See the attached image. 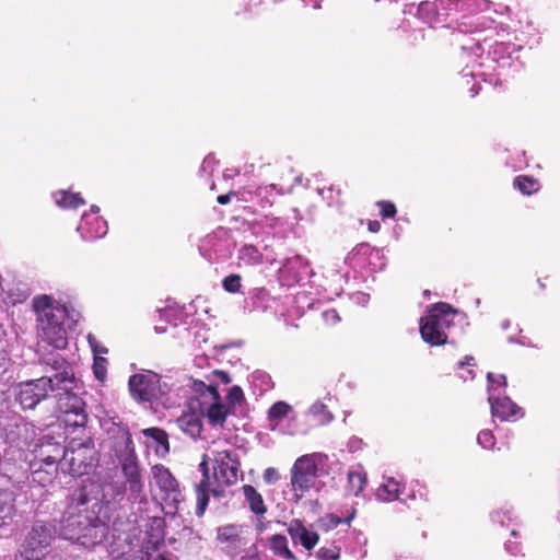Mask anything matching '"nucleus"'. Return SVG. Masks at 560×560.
<instances>
[{"mask_svg":"<svg viewBox=\"0 0 560 560\" xmlns=\"http://www.w3.org/2000/svg\"><path fill=\"white\" fill-rule=\"evenodd\" d=\"M200 470L202 471V480L196 486V497H197V508L196 514L198 516L203 515L208 503L210 494L214 497H220L223 494V490H219L217 488L211 487L210 478H209V469L207 462L203 459L199 465Z\"/></svg>","mask_w":560,"mask_h":560,"instance_id":"aec40b11","label":"nucleus"},{"mask_svg":"<svg viewBox=\"0 0 560 560\" xmlns=\"http://www.w3.org/2000/svg\"><path fill=\"white\" fill-rule=\"evenodd\" d=\"M491 415L502 421L516 420L524 416V411L506 395L501 396V392L497 395V388H490L488 396Z\"/></svg>","mask_w":560,"mask_h":560,"instance_id":"a211bd4d","label":"nucleus"},{"mask_svg":"<svg viewBox=\"0 0 560 560\" xmlns=\"http://www.w3.org/2000/svg\"><path fill=\"white\" fill-rule=\"evenodd\" d=\"M381 214L383 218H394L396 214V207L394 203L388 201H380Z\"/></svg>","mask_w":560,"mask_h":560,"instance_id":"3c124183","label":"nucleus"},{"mask_svg":"<svg viewBox=\"0 0 560 560\" xmlns=\"http://www.w3.org/2000/svg\"><path fill=\"white\" fill-rule=\"evenodd\" d=\"M404 489L405 487H401L395 478L388 477L377 488L376 497L381 501L392 502L400 499V494H402Z\"/></svg>","mask_w":560,"mask_h":560,"instance_id":"a878e982","label":"nucleus"},{"mask_svg":"<svg viewBox=\"0 0 560 560\" xmlns=\"http://www.w3.org/2000/svg\"><path fill=\"white\" fill-rule=\"evenodd\" d=\"M56 390L51 381L43 377L22 381L12 387L14 400L23 410L35 409L38 404L48 398L50 392Z\"/></svg>","mask_w":560,"mask_h":560,"instance_id":"6e6552de","label":"nucleus"},{"mask_svg":"<svg viewBox=\"0 0 560 560\" xmlns=\"http://www.w3.org/2000/svg\"><path fill=\"white\" fill-rule=\"evenodd\" d=\"M288 533L295 544H301L305 549H313L318 542V534L307 529L300 520H292L288 525Z\"/></svg>","mask_w":560,"mask_h":560,"instance_id":"4be33fe9","label":"nucleus"},{"mask_svg":"<svg viewBox=\"0 0 560 560\" xmlns=\"http://www.w3.org/2000/svg\"><path fill=\"white\" fill-rule=\"evenodd\" d=\"M316 478L317 465L313 457L311 455L299 457L291 470V486L296 501L315 486Z\"/></svg>","mask_w":560,"mask_h":560,"instance_id":"ddd939ff","label":"nucleus"},{"mask_svg":"<svg viewBox=\"0 0 560 560\" xmlns=\"http://www.w3.org/2000/svg\"><path fill=\"white\" fill-rule=\"evenodd\" d=\"M30 296V290L27 288H18L15 291H11L9 298L13 304L23 303Z\"/></svg>","mask_w":560,"mask_h":560,"instance_id":"09e8293b","label":"nucleus"},{"mask_svg":"<svg viewBox=\"0 0 560 560\" xmlns=\"http://www.w3.org/2000/svg\"><path fill=\"white\" fill-rule=\"evenodd\" d=\"M109 433L114 440L113 451L121 467L125 481H84L69 497L58 527V533L63 539L86 549L94 548L106 540L109 533L112 504L121 501L127 490L130 501L147 502L143 495L144 483L129 429L114 423Z\"/></svg>","mask_w":560,"mask_h":560,"instance_id":"f257e3e1","label":"nucleus"},{"mask_svg":"<svg viewBox=\"0 0 560 560\" xmlns=\"http://www.w3.org/2000/svg\"><path fill=\"white\" fill-rule=\"evenodd\" d=\"M248 527L237 524H229L218 528L217 539L229 555H240L249 542L247 535Z\"/></svg>","mask_w":560,"mask_h":560,"instance_id":"dca6fc26","label":"nucleus"},{"mask_svg":"<svg viewBox=\"0 0 560 560\" xmlns=\"http://www.w3.org/2000/svg\"><path fill=\"white\" fill-rule=\"evenodd\" d=\"M279 272L288 284L298 283L307 275L308 265L302 256L293 255L280 260Z\"/></svg>","mask_w":560,"mask_h":560,"instance_id":"6ab92c4d","label":"nucleus"},{"mask_svg":"<svg viewBox=\"0 0 560 560\" xmlns=\"http://www.w3.org/2000/svg\"><path fill=\"white\" fill-rule=\"evenodd\" d=\"M281 431L283 433L291 434V435L299 434V433H302V434L306 433V430L281 429Z\"/></svg>","mask_w":560,"mask_h":560,"instance_id":"69168bd1","label":"nucleus"},{"mask_svg":"<svg viewBox=\"0 0 560 560\" xmlns=\"http://www.w3.org/2000/svg\"><path fill=\"white\" fill-rule=\"evenodd\" d=\"M213 162L214 159L211 155L206 156L201 165V171L206 172L209 167L212 166Z\"/></svg>","mask_w":560,"mask_h":560,"instance_id":"680f3d73","label":"nucleus"},{"mask_svg":"<svg viewBox=\"0 0 560 560\" xmlns=\"http://www.w3.org/2000/svg\"><path fill=\"white\" fill-rule=\"evenodd\" d=\"M152 474L153 482L160 490L158 495L163 503V509L167 514L176 513L178 504L183 501L177 480L163 465L153 466Z\"/></svg>","mask_w":560,"mask_h":560,"instance_id":"9d476101","label":"nucleus"},{"mask_svg":"<svg viewBox=\"0 0 560 560\" xmlns=\"http://www.w3.org/2000/svg\"><path fill=\"white\" fill-rule=\"evenodd\" d=\"M474 372L472 370H468V375H465V374H462L460 375V378H463L464 381H467V380H472L474 378Z\"/></svg>","mask_w":560,"mask_h":560,"instance_id":"774afa93","label":"nucleus"},{"mask_svg":"<svg viewBox=\"0 0 560 560\" xmlns=\"http://www.w3.org/2000/svg\"><path fill=\"white\" fill-rule=\"evenodd\" d=\"M11 366L12 361L10 357L4 351H0V383L5 378Z\"/></svg>","mask_w":560,"mask_h":560,"instance_id":"8fccbe9b","label":"nucleus"},{"mask_svg":"<svg viewBox=\"0 0 560 560\" xmlns=\"http://www.w3.org/2000/svg\"><path fill=\"white\" fill-rule=\"evenodd\" d=\"M235 196H238V192L230 191V192H228L225 195L218 196L217 201L220 205H228L232 200V198H235Z\"/></svg>","mask_w":560,"mask_h":560,"instance_id":"13d9d810","label":"nucleus"},{"mask_svg":"<svg viewBox=\"0 0 560 560\" xmlns=\"http://www.w3.org/2000/svg\"><path fill=\"white\" fill-rule=\"evenodd\" d=\"M285 191L282 188H278L277 185L270 184L266 186H259L255 189L256 200L262 206H271L275 202L277 195H283Z\"/></svg>","mask_w":560,"mask_h":560,"instance_id":"2f4dec72","label":"nucleus"},{"mask_svg":"<svg viewBox=\"0 0 560 560\" xmlns=\"http://www.w3.org/2000/svg\"><path fill=\"white\" fill-rule=\"evenodd\" d=\"M381 253L372 248L366 243L357 245L345 258V262L352 268H363L366 264H371L373 258H380Z\"/></svg>","mask_w":560,"mask_h":560,"instance_id":"5701e85b","label":"nucleus"},{"mask_svg":"<svg viewBox=\"0 0 560 560\" xmlns=\"http://www.w3.org/2000/svg\"><path fill=\"white\" fill-rule=\"evenodd\" d=\"M106 363L107 361L104 358L96 357L94 359L93 371L95 377L100 381H103L106 376Z\"/></svg>","mask_w":560,"mask_h":560,"instance_id":"de8ad7c7","label":"nucleus"},{"mask_svg":"<svg viewBox=\"0 0 560 560\" xmlns=\"http://www.w3.org/2000/svg\"><path fill=\"white\" fill-rule=\"evenodd\" d=\"M270 549L275 555L285 560H298L292 551L288 548V539L283 535H273L270 538Z\"/></svg>","mask_w":560,"mask_h":560,"instance_id":"72a5a7b5","label":"nucleus"},{"mask_svg":"<svg viewBox=\"0 0 560 560\" xmlns=\"http://www.w3.org/2000/svg\"><path fill=\"white\" fill-rule=\"evenodd\" d=\"M381 225L377 221H370L369 223V230L371 232H377L380 230Z\"/></svg>","mask_w":560,"mask_h":560,"instance_id":"338daca9","label":"nucleus"},{"mask_svg":"<svg viewBox=\"0 0 560 560\" xmlns=\"http://www.w3.org/2000/svg\"><path fill=\"white\" fill-rule=\"evenodd\" d=\"M480 85L478 81H475V83L469 88L471 96H476L479 93Z\"/></svg>","mask_w":560,"mask_h":560,"instance_id":"0e129e2a","label":"nucleus"},{"mask_svg":"<svg viewBox=\"0 0 560 560\" xmlns=\"http://www.w3.org/2000/svg\"><path fill=\"white\" fill-rule=\"evenodd\" d=\"M88 340L94 353H107V349L97 342L95 336L89 334Z\"/></svg>","mask_w":560,"mask_h":560,"instance_id":"864d4df0","label":"nucleus"},{"mask_svg":"<svg viewBox=\"0 0 560 560\" xmlns=\"http://www.w3.org/2000/svg\"><path fill=\"white\" fill-rule=\"evenodd\" d=\"M128 387L131 397L141 402L162 400L172 390V384L152 371L131 375Z\"/></svg>","mask_w":560,"mask_h":560,"instance_id":"0eeeda50","label":"nucleus"},{"mask_svg":"<svg viewBox=\"0 0 560 560\" xmlns=\"http://www.w3.org/2000/svg\"><path fill=\"white\" fill-rule=\"evenodd\" d=\"M404 502L407 501H416L420 500L423 502L429 501V490L428 487L420 482L419 480H415L410 483L409 492L407 493L405 499H401Z\"/></svg>","mask_w":560,"mask_h":560,"instance_id":"e433bc0d","label":"nucleus"},{"mask_svg":"<svg viewBox=\"0 0 560 560\" xmlns=\"http://www.w3.org/2000/svg\"><path fill=\"white\" fill-rule=\"evenodd\" d=\"M16 493L0 486V528L9 527L16 516Z\"/></svg>","mask_w":560,"mask_h":560,"instance_id":"412c9836","label":"nucleus"},{"mask_svg":"<svg viewBox=\"0 0 560 560\" xmlns=\"http://www.w3.org/2000/svg\"><path fill=\"white\" fill-rule=\"evenodd\" d=\"M46 375L43 378L51 381L56 389L77 388L79 380L74 375L73 366L61 354L52 352L43 358Z\"/></svg>","mask_w":560,"mask_h":560,"instance_id":"1a4fd4ad","label":"nucleus"},{"mask_svg":"<svg viewBox=\"0 0 560 560\" xmlns=\"http://www.w3.org/2000/svg\"><path fill=\"white\" fill-rule=\"evenodd\" d=\"M348 483L351 492L359 495L366 485V474L363 471H350L348 474Z\"/></svg>","mask_w":560,"mask_h":560,"instance_id":"58836bf2","label":"nucleus"},{"mask_svg":"<svg viewBox=\"0 0 560 560\" xmlns=\"http://www.w3.org/2000/svg\"><path fill=\"white\" fill-rule=\"evenodd\" d=\"M180 430L192 439L200 435L202 430L201 420L195 415H184L177 419Z\"/></svg>","mask_w":560,"mask_h":560,"instance_id":"7c9ffc66","label":"nucleus"},{"mask_svg":"<svg viewBox=\"0 0 560 560\" xmlns=\"http://www.w3.org/2000/svg\"><path fill=\"white\" fill-rule=\"evenodd\" d=\"M211 375L212 378L209 380V384L203 381L188 378L186 387L190 388L194 398L199 400L200 410L207 416L210 424L222 425L231 408L221 401L218 386L230 384L231 377L226 372L220 370H214Z\"/></svg>","mask_w":560,"mask_h":560,"instance_id":"20e7f679","label":"nucleus"},{"mask_svg":"<svg viewBox=\"0 0 560 560\" xmlns=\"http://www.w3.org/2000/svg\"><path fill=\"white\" fill-rule=\"evenodd\" d=\"M514 520L513 509L510 506H503L491 513V521L501 526H508L510 523L514 522Z\"/></svg>","mask_w":560,"mask_h":560,"instance_id":"ea45409f","label":"nucleus"},{"mask_svg":"<svg viewBox=\"0 0 560 560\" xmlns=\"http://www.w3.org/2000/svg\"><path fill=\"white\" fill-rule=\"evenodd\" d=\"M243 493L253 513L256 515H262L266 513L267 508L264 503L262 497L253 486L245 485L243 487Z\"/></svg>","mask_w":560,"mask_h":560,"instance_id":"c85d7f7f","label":"nucleus"},{"mask_svg":"<svg viewBox=\"0 0 560 560\" xmlns=\"http://www.w3.org/2000/svg\"><path fill=\"white\" fill-rule=\"evenodd\" d=\"M55 203L61 209H77L85 203V200L80 194H74L69 190H58L52 194Z\"/></svg>","mask_w":560,"mask_h":560,"instance_id":"cd10ccee","label":"nucleus"},{"mask_svg":"<svg viewBox=\"0 0 560 560\" xmlns=\"http://www.w3.org/2000/svg\"><path fill=\"white\" fill-rule=\"evenodd\" d=\"M362 440L358 438H352L349 441V448L351 452L358 451L361 447Z\"/></svg>","mask_w":560,"mask_h":560,"instance_id":"bf43d9fd","label":"nucleus"},{"mask_svg":"<svg viewBox=\"0 0 560 560\" xmlns=\"http://www.w3.org/2000/svg\"><path fill=\"white\" fill-rule=\"evenodd\" d=\"M264 479L267 483H275L279 479L277 469L269 467L264 472Z\"/></svg>","mask_w":560,"mask_h":560,"instance_id":"5fc2aeb1","label":"nucleus"},{"mask_svg":"<svg viewBox=\"0 0 560 560\" xmlns=\"http://www.w3.org/2000/svg\"><path fill=\"white\" fill-rule=\"evenodd\" d=\"M252 378L255 385H259L260 392H267L273 386L271 376L266 372L256 371L253 373Z\"/></svg>","mask_w":560,"mask_h":560,"instance_id":"37998d69","label":"nucleus"},{"mask_svg":"<svg viewBox=\"0 0 560 560\" xmlns=\"http://www.w3.org/2000/svg\"><path fill=\"white\" fill-rule=\"evenodd\" d=\"M73 389H57V406L67 428H83L88 422L85 402L78 394L73 393Z\"/></svg>","mask_w":560,"mask_h":560,"instance_id":"9b49d317","label":"nucleus"},{"mask_svg":"<svg viewBox=\"0 0 560 560\" xmlns=\"http://www.w3.org/2000/svg\"><path fill=\"white\" fill-rule=\"evenodd\" d=\"M158 312L161 319H164L174 326L183 319V311L176 305V303H168L164 308H159Z\"/></svg>","mask_w":560,"mask_h":560,"instance_id":"4c0bfd02","label":"nucleus"},{"mask_svg":"<svg viewBox=\"0 0 560 560\" xmlns=\"http://www.w3.org/2000/svg\"><path fill=\"white\" fill-rule=\"evenodd\" d=\"M244 399H245L244 393L240 386L234 385L229 389L228 395H226V400H228V406L230 408H233L236 405H241L244 401Z\"/></svg>","mask_w":560,"mask_h":560,"instance_id":"c03bdc74","label":"nucleus"},{"mask_svg":"<svg viewBox=\"0 0 560 560\" xmlns=\"http://www.w3.org/2000/svg\"><path fill=\"white\" fill-rule=\"evenodd\" d=\"M238 196H235V198L240 201H254L256 200L255 197V190L245 189L243 191H237Z\"/></svg>","mask_w":560,"mask_h":560,"instance_id":"6e6d98bb","label":"nucleus"},{"mask_svg":"<svg viewBox=\"0 0 560 560\" xmlns=\"http://www.w3.org/2000/svg\"><path fill=\"white\" fill-rule=\"evenodd\" d=\"M458 311L450 304L440 302L432 305L427 315L420 319V334L430 346H441L447 342V331L454 326Z\"/></svg>","mask_w":560,"mask_h":560,"instance_id":"39448f33","label":"nucleus"},{"mask_svg":"<svg viewBox=\"0 0 560 560\" xmlns=\"http://www.w3.org/2000/svg\"><path fill=\"white\" fill-rule=\"evenodd\" d=\"M60 458L56 457V456H47L43 459L44 464L47 465V466H50V465H54V464H57L58 465V462H59Z\"/></svg>","mask_w":560,"mask_h":560,"instance_id":"e2e57ef3","label":"nucleus"},{"mask_svg":"<svg viewBox=\"0 0 560 560\" xmlns=\"http://www.w3.org/2000/svg\"><path fill=\"white\" fill-rule=\"evenodd\" d=\"M97 463L96 451L93 442L73 439L65 447L58 462V469L73 477L90 474Z\"/></svg>","mask_w":560,"mask_h":560,"instance_id":"423d86ee","label":"nucleus"},{"mask_svg":"<svg viewBox=\"0 0 560 560\" xmlns=\"http://www.w3.org/2000/svg\"><path fill=\"white\" fill-rule=\"evenodd\" d=\"M100 208L95 205L91 206L89 212H84L81 222L77 228L82 241L93 242L104 237L108 232L106 220L98 215Z\"/></svg>","mask_w":560,"mask_h":560,"instance_id":"f3484780","label":"nucleus"},{"mask_svg":"<svg viewBox=\"0 0 560 560\" xmlns=\"http://www.w3.org/2000/svg\"><path fill=\"white\" fill-rule=\"evenodd\" d=\"M478 444L486 450H490L495 444V438L490 430H482L477 436Z\"/></svg>","mask_w":560,"mask_h":560,"instance_id":"49530a36","label":"nucleus"},{"mask_svg":"<svg viewBox=\"0 0 560 560\" xmlns=\"http://www.w3.org/2000/svg\"><path fill=\"white\" fill-rule=\"evenodd\" d=\"M499 36L498 26L493 20L482 16H472L467 22L458 24L452 33V44L459 47V62L464 67L459 71L462 79L477 80L497 85L506 80L523 67L515 45L495 40L488 45V40Z\"/></svg>","mask_w":560,"mask_h":560,"instance_id":"f03ea898","label":"nucleus"},{"mask_svg":"<svg viewBox=\"0 0 560 560\" xmlns=\"http://www.w3.org/2000/svg\"><path fill=\"white\" fill-rule=\"evenodd\" d=\"M505 549L509 553L516 556L521 552V546L516 541H512L511 539L505 542Z\"/></svg>","mask_w":560,"mask_h":560,"instance_id":"4d7b16f0","label":"nucleus"},{"mask_svg":"<svg viewBox=\"0 0 560 560\" xmlns=\"http://www.w3.org/2000/svg\"><path fill=\"white\" fill-rule=\"evenodd\" d=\"M307 416L313 418V425L328 424L334 418L322 401L312 404L307 410Z\"/></svg>","mask_w":560,"mask_h":560,"instance_id":"473e14b6","label":"nucleus"},{"mask_svg":"<svg viewBox=\"0 0 560 560\" xmlns=\"http://www.w3.org/2000/svg\"><path fill=\"white\" fill-rule=\"evenodd\" d=\"M293 419V408L285 401H277L275 402L268 410V420L270 422L269 427L272 431L277 430L279 423L285 419Z\"/></svg>","mask_w":560,"mask_h":560,"instance_id":"bb28decb","label":"nucleus"},{"mask_svg":"<svg viewBox=\"0 0 560 560\" xmlns=\"http://www.w3.org/2000/svg\"><path fill=\"white\" fill-rule=\"evenodd\" d=\"M340 558V549L337 546L322 547L317 551L318 560H338Z\"/></svg>","mask_w":560,"mask_h":560,"instance_id":"a18cd8bd","label":"nucleus"},{"mask_svg":"<svg viewBox=\"0 0 560 560\" xmlns=\"http://www.w3.org/2000/svg\"><path fill=\"white\" fill-rule=\"evenodd\" d=\"M262 253L252 244H244L237 252V259L246 266H256L262 262Z\"/></svg>","mask_w":560,"mask_h":560,"instance_id":"c756f323","label":"nucleus"},{"mask_svg":"<svg viewBox=\"0 0 560 560\" xmlns=\"http://www.w3.org/2000/svg\"><path fill=\"white\" fill-rule=\"evenodd\" d=\"M513 185L524 195H532L540 189L539 182L533 176L527 175L516 176Z\"/></svg>","mask_w":560,"mask_h":560,"instance_id":"f704fd0d","label":"nucleus"},{"mask_svg":"<svg viewBox=\"0 0 560 560\" xmlns=\"http://www.w3.org/2000/svg\"><path fill=\"white\" fill-rule=\"evenodd\" d=\"M213 460V476L217 489L229 487L237 482L240 476V462L237 454L232 450L211 451Z\"/></svg>","mask_w":560,"mask_h":560,"instance_id":"f8f14e48","label":"nucleus"},{"mask_svg":"<svg viewBox=\"0 0 560 560\" xmlns=\"http://www.w3.org/2000/svg\"><path fill=\"white\" fill-rule=\"evenodd\" d=\"M258 224L262 229H269L275 234L284 233L292 229V224H289L287 221L278 217L266 215L258 222Z\"/></svg>","mask_w":560,"mask_h":560,"instance_id":"c9c22d12","label":"nucleus"},{"mask_svg":"<svg viewBox=\"0 0 560 560\" xmlns=\"http://www.w3.org/2000/svg\"><path fill=\"white\" fill-rule=\"evenodd\" d=\"M451 5L452 13L466 12L476 14L490 8V0H442V5Z\"/></svg>","mask_w":560,"mask_h":560,"instance_id":"393cba45","label":"nucleus"},{"mask_svg":"<svg viewBox=\"0 0 560 560\" xmlns=\"http://www.w3.org/2000/svg\"><path fill=\"white\" fill-rule=\"evenodd\" d=\"M408 13L415 14L423 23L431 27L446 26L445 22L452 15L451 5H442V0L422 1L415 7L413 4L408 8Z\"/></svg>","mask_w":560,"mask_h":560,"instance_id":"2eb2a0df","label":"nucleus"},{"mask_svg":"<svg viewBox=\"0 0 560 560\" xmlns=\"http://www.w3.org/2000/svg\"><path fill=\"white\" fill-rule=\"evenodd\" d=\"M487 381H488V394L490 395V388L495 387L497 388V395L501 392V396L505 395V387L508 385L506 377L503 374H494L489 372L487 374Z\"/></svg>","mask_w":560,"mask_h":560,"instance_id":"a19ab883","label":"nucleus"},{"mask_svg":"<svg viewBox=\"0 0 560 560\" xmlns=\"http://www.w3.org/2000/svg\"><path fill=\"white\" fill-rule=\"evenodd\" d=\"M222 287L229 293L241 292L242 277L236 273L229 275L222 280Z\"/></svg>","mask_w":560,"mask_h":560,"instance_id":"79ce46f5","label":"nucleus"},{"mask_svg":"<svg viewBox=\"0 0 560 560\" xmlns=\"http://www.w3.org/2000/svg\"><path fill=\"white\" fill-rule=\"evenodd\" d=\"M55 532V527H52L50 524L43 521H36L23 544L24 555L42 558L49 547Z\"/></svg>","mask_w":560,"mask_h":560,"instance_id":"4468645a","label":"nucleus"},{"mask_svg":"<svg viewBox=\"0 0 560 560\" xmlns=\"http://www.w3.org/2000/svg\"><path fill=\"white\" fill-rule=\"evenodd\" d=\"M323 319L328 325H335L340 320V317L336 310L330 308L323 313Z\"/></svg>","mask_w":560,"mask_h":560,"instance_id":"603ef678","label":"nucleus"},{"mask_svg":"<svg viewBox=\"0 0 560 560\" xmlns=\"http://www.w3.org/2000/svg\"><path fill=\"white\" fill-rule=\"evenodd\" d=\"M465 365H467V366L475 365V358L470 357V355H466L465 359L458 363V366L460 369H463Z\"/></svg>","mask_w":560,"mask_h":560,"instance_id":"052dcab7","label":"nucleus"},{"mask_svg":"<svg viewBox=\"0 0 560 560\" xmlns=\"http://www.w3.org/2000/svg\"><path fill=\"white\" fill-rule=\"evenodd\" d=\"M32 310L42 340L55 349H65L68 345L67 326L74 322L68 306L51 295L38 294L32 300Z\"/></svg>","mask_w":560,"mask_h":560,"instance_id":"7ed1b4c3","label":"nucleus"},{"mask_svg":"<svg viewBox=\"0 0 560 560\" xmlns=\"http://www.w3.org/2000/svg\"><path fill=\"white\" fill-rule=\"evenodd\" d=\"M142 434L147 438L144 442L147 446L154 448L156 455L164 456L168 453V436L164 430L148 428L142 430Z\"/></svg>","mask_w":560,"mask_h":560,"instance_id":"b1692460","label":"nucleus"}]
</instances>
